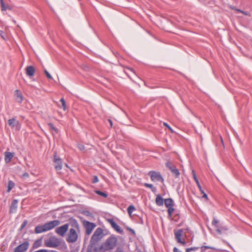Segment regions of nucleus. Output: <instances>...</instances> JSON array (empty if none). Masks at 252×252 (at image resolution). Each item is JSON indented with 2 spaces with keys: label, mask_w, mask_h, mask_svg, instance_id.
I'll return each instance as SVG.
<instances>
[{
  "label": "nucleus",
  "mask_w": 252,
  "mask_h": 252,
  "mask_svg": "<svg viewBox=\"0 0 252 252\" xmlns=\"http://www.w3.org/2000/svg\"><path fill=\"white\" fill-rule=\"evenodd\" d=\"M118 242L117 238L112 235L101 244L99 247V252H111L116 246Z\"/></svg>",
  "instance_id": "obj_1"
},
{
  "label": "nucleus",
  "mask_w": 252,
  "mask_h": 252,
  "mask_svg": "<svg viewBox=\"0 0 252 252\" xmlns=\"http://www.w3.org/2000/svg\"><path fill=\"white\" fill-rule=\"evenodd\" d=\"M59 220H54L45 223L43 225H38L35 228V233L38 234L50 230L60 224Z\"/></svg>",
  "instance_id": "obj_2"
},
{
  "label": "nucleus",
  "mask_w": 252,
  "mask_h": 252,
  "mask_svg": "<svg viewBox=\"0 0 252 252\" xmlns=\"http://www.w3.org/2000/svg\"><path fill=\"white\" fill-rule=\"evenodd\" d=\"M73 226L74 228L70 229L68 237L67 239V241L70 243L76 242L78 238L76 230L79 229V224L76 220L73 221Z\"/></svg>",
  "instance_id": "obj_3"
},
{
  "label": "nucleus",
  "mask_w": 252,
  "mask_h": 252,
  "mask_svg": "<svg viewBox=\"0 0 252 252\" xmlns=\"http://www.w3.org/2000/svg\"><path fill=\"white\" fill-rule=\"evenodd\" d=\"M104 236L103 229L100 227L97 228L91 238V243L96 244L103 238Z\"/></svg>",
  "instance_id": "obj_4"
},
{
  "label": "nucleus",
  "mask_w": 252,
  "mask_h": 252,
  "mask_svg": "<svg viewBox=\"0 0 252 252\" xmlns=\"http://www.w3.org/2000/svg\"><path fill=\"white\" fill-rule=\"evenodd\" d=\"M46 246L49 248H56L60 245L61 241L56 237H51L45 242Z\"/></svg>",
  "instance_id": "obj_5"
},
{
  "label": "nucleus",
  "mask_w": 252,
  "mask_h": 252,
  "mask_svg": "<svg viewBox=\"0 0 252 252\" xmlns=\"http://www.w3.org/2000/svg\"><path fill=\"white\" fill-rule=\"evenodd\" d=\"M148 174L154 182L161 181L162 183L164 182V179L159 172L151 171L149 172Z\"/></svg>",
  "instance_id": "obj_6"
},
{
  "label": "nucleus",
  "mask_w": 252,
  "mask_h": 252,
  "mask_svg": "<svg viewBox=\"0 0 252 252\" xmlns=\"http://www.w3.org/2000/svg\"><path fill=\"white\" fill-rule=\"evenodd\" d=\"M54 162L55 163V168L57 171L61 170L62 169L63 163L61 158L55 154L54 157Z\"/></svg>",
  "instance_id": "obj_7"
},
{
  "label": "nucleus",
  "mask_w": 252,
  "mask_h": 252,
  "mask_svg": "<svg viewBox=\"0 0 252 252\" xmlns=\"http://www.w3.org/2000/svg\"><path fill=\"white\" fill-rule=\"evenodd\" d=\"M29 243L26 241L14 249V252H25L28 249Z\"/></svg>",
  "instance_id": "obj_8"
},
{
  "label": "nucleus",
  "mask_w": 252,
  "mask_h": 252,
  "mask_svg": "<svg viewBox=\"0 0 252 252\" xmlns=\"http://www.w3.org/2000/svg\"><path fill=\"white\" fill-rule=\"evenodd\" d=\"M166 166L170 170L172 173L174 175V176L176 178H178L179 177L180 175V172L178 169L170 162H167L166 163Z\"/></svg>",
  "instance_id": "obj_9"
},
{
  "label": "nucleus",
  "mask_w": 252,
  "mask_h": 252,
  "mask_svg": "<svg viewBox=\"0 0 252 252\" xmlns=\"http://www.w3.org/2000/svg\"><path fill=\"white\" fill-rule=\"evenodd\" d=\"M68 224H65L56 229V232L61 236H63L68 229Z\"/></svg>",
  "instance_id": "obj_10"
},
{
  "label": "nucleus",
  "mask_w": 252,
  "mask_h": 252,
  "mask_svg": "<svg viewBox=\"0 0 252 252\" xmlns=\"http://www.w3.org/2000/svg\"><path fill=\"white\" fill-rule=\"evenodd\" d=\"M8 124L11 127L15 128L17 130L20 129L21 125L20 123L14 118L9 119L8 120Z\"/></svg>",
  "instance_id": "obj_11"
},
{
  "label": "nucleus",
  "mask_w": 252,
  "mask_h": 252,
  "mask_svg": "<svg viewBox=\"0 0 252 252\" xmlns=\"http://www.w3.org/2000/svg\"><path fill=\"white\" fill-rule=\"evenodd\" d=\"M85 226L86 228V234L90 235L91 233L92 230L95 227V224L93 222L86 221L85 222Z\"/></svg>",
  "instance_id": "obj_12"
},
{
  "label": "nucleus",
  "mask_w": 252,
  "mask_h": 252,
  "mask_svg": "<svg viewBox=\"0 0 252 252\" xmlns=\"http://www.w3.org/2000/svg\"><path fill=\"white\" fill-rule=\"evenodd\" d=\"M183 234V230L182 229H178L175 231V235L176 239L178 242V243L182 244L183 245H185L186 242L185 240H182L181 239V237Z\"/></svg>",
  "instance_id": "obj_13"
},
{
  "label": "nucleus",
  "mask_w": 252,
  "mask_h": 252,
  "mask_svg": "<svg viewBox=\"0 0 252 252\" xmlns=\"http://www.w3.org/2000/svg\"><path fill=\"white\" fill-rule=\"evenodd\" d=\"M108 222L111 224L112 227L115 229L117 232L122 234L123 230L121 228L119 225H118L113 219H109Z\"/></svg>",
  "instance_id": "obj_14"
},
{
  "label": "nucleus",
  "mask_w": 252,
  "mask_h": 252,
  "mask_svg": "<svg viewBox=\"0 0 252 252\" xmlns=\"http://www.w3.org/2000/svg\"><path fill=\"white\" fill-rule=\"evenodd\" d=\"M18 200L14 199L10 206L9 213L13 214L16 212L17 208Z\"/></svg>",
  "instance_id": "obj_15"
},
{
  "label": "nucleus",
  "mask_w": 252,
  "mask_h": 252,
  "mask_svg": "<svg viewBox=\"0 0 252 252\" xmlns=\"http://www.w3.org/2000/svg\"><path fill=\"white\" fill-rule=\"evenodd\" d=\"M4 160L6 163H9L13 157L14 156V153L9 152H5L4 153Z\"/></svg>",
  "instance_id": "obj_16"
},
{
  "label": "nucleus",
  "mask_w": 252,
  "mask_h": 252,
  "mask_svg": "<svg viewBox=\"0 0 252 252\" xmlns=\"http://www.w3.org/2000/svg\"><path fill=\"white\" fill-rule=\"evenodd\" d=\"M26 74L29 76H32L35 73V69L33 66H28L26 68Z\"/></svg>",
  "instance_id": "obj_17"
},
{
  "label": "nucleus",
  "mask_w": 252,
  "mask_h": 252,
  "mask_svg": "<svg viewBox=\"0 0 252 252\" xmlns=\"http://www.w3.org/2000/svg\"><path fill=\"white\" fill-rule=\"evenodd\" d=\"M192 176H193V179L194 180V181H195L196 183V185L197 186V187L198 188L200 191L201 192V193H203V189H202V187L201 186V185H200V183L199 182V181L196 176V174H195V173L194 172V170H192Z\"/></svg>",
  "instance_id": "obj_18"
},
{
  "label": "nucleus",
  "mask_w": 252,
  "mask_h": 252,
  "mask_svg": "<svg viewBox=\"0 0 252 252\" xmlns=\"http://www.w3.org/2000/svg\"><path fill=\"white\" fill-rule=\"evenodd\" d=\"M95 245L96 244H92L90 243L88 248L87 252H98V251H99V248L97 249Z\"/></svg>",
  "instance_id": "obj_19"
},
{
  "label": "nucleus",
  "mask_w": 252,
  "mask_h": 252,
  "mask_svg": "<svg viewBox=\"0 0 252 252\" xmlns=\"http://www.w3.org/2000/svg\"><path fill=\"white\" fill-rule=\"evenodd\" d=\"M15 94L16 96L17 101L19 103H21L23 101V97L20 91L18 90H16L15 91Z\"/></svg>",
  "instance_id": "obj_20"
},
{
  "label": "nucleus",
  "mask_w": 252,
  "mask_h": 252,
  "mask_svg": "<svg viewBox=\"0 0 252 252\" xmlns=\"http://www.w3.org/2000/svg\"><path fill=\"white\" fill-rule=\"evenodd\" d=\"M156 202L158 206H160L163 204V199L160 194L157 196Z\"/></svg>",
  "instance_id": "obj_21"
},
{
  "label": "nucleus",
  "mask_w": 252,
  "mask_h": 252,
  "mask_svg": "<svg viewBox=\"0 0 252 252\" xmlns=\"http://www.w3.org/2000/svg\"><path fill=\"white\" fill-rule=\"evenodd\" d=\"M164 202L167 208L174 206L173 201L171 198L165 199Z\"/></svg>",
  "instance_id": "obj_22"
},
{
  "label": "nucleus",
  "mask_w": 252,
  "mask_h": 252,
  "mask_svg": "<svg viewBox=\"0 0 252 252\" xmlns=\"http://www.w3.org/2000/svg\"><path fill=\"white\" fill-rule=\"evenodd\" d=\"M0 4L1 8V10L5 11L7 9H10V6L8 5H5L4 3L3 0H0Z\"/></svg>",
  "instance_id": "obj_23"
},
{
  "label": "nucleus",
  "mask_w": 252,
  "mask_h": 252,
  "mask_svg": "<svg viewBox=\"0 0 252 252\" xmlns=\"http://www.w3.org/2000/svg\"><path fill=\"white\" fill-rule=\"evenodd\" d=\"M94 192L98 195H99L104 198H106L108 196V194L107 193L105 192H102L100 190H95Z\"/></svg>",
  "instance_id": "obj_24"
},
{
  "label": "nucleus",
  "mask_w": 252,
  "mask_h": 252,
  "mask_svg": "<svg viewBox=\"0 0 252 252\" xmlns=\"http://www.w3.org/2000/svg\"><path fill=\"white\" fill-rule=\"evenodd\" d=\"M127 210L128 214L130 216L132 212L135 210V208L133 205H131L127 208Z\"/></svg>",
  "instance_id": "obj_25"
},
{
  "label": "nucleus",
  "mask_w": 252,
  "mask_h": 252,
  "mask_svg": "<svg viewBox=\"0 0 252 252\" xmlns=\"http://www.w3.org/2000/svg\"><path fill=\"white\" fill-rule=\"evenodd\" d=\"M14 183L12 181H9L8 183V189L7 192H9L14 187Z\"/></svg>",
  "instance_id": "obj_26"
},
{
  "label": "nucleus",
  "mask_w": 252,
  "mask_h": 252,
  "mask_svg": "<svg viewBox=\"0 0 252 252\" xmlns=\"http://www.w3.org/2000/svg\"><path fill=\"white\" fill-rule=\"evenodd\" d=\"M144 186L147 188L151 189L152 191H155L156 190V188L154 187L152 184H150L148 183H145Z\"/></svg>",
  "instance_id": "obj_27"
},
{
  "label": "nucleus",
  "mask_w": 252,
  "mask_h": 252,
  "mask_svg": "<svg viewBox=\"0 0 252 252\" xmlns=\"http://www.w3.org/2000/svg\"><path fill=\"white\" fill-rule=\"evenodd\" d=\"M48 126L50 130L54 131L56 133H58L57 129L53 126L52 123H49Z\"/></svg>",
  "instance_id": "obj_28"
},
{
  "label": "nucleus",
  "mask_w": 252,
  "mask_h": 252,
  "mask_svg": "<svg viewBox=\"0 0 252 252\" xmlns=\"http://www.w3.org/2000/svg\"><path fill=\"white\" fill-rule=\"evenodd\" d=\"M60 101L62 103V106L63 110L65 111L66 110V104L65 101L63 98H62L60 100Z\"/></svg>",
  "instance_id": "obj_29"
},
{
  "label": "nucleus",
  "mask_w": 252,
  "mask_h": 252,
  "mask_svg": "<svg viewBox=\"0 0 252 252\" xmlns=\"http://www.w3.org/2000/svg\"><path fill=\"white\" fill-rule=\"evenodd\" d=\"M174 211V209L173 208V206H171L168 208V213L170 217H171Z\"/></svg>",
  "instance_id": "obj_30"
},
{
  "label": "nucleus",
  "mask_w": 252,
  "mask_h": 252,
  "mask_svg": "<svg viewBox=\"0 0 252 252\" xmlns=\"http://www.w3.org/2000/svg\"><path fill=\"white\" fill-rule=\"evenodd\" d=\"M206 249H212L214 250V249L213 247L210 246H202L201 247V252H204Z\"/></svg>",
  "instance_id": "obj_31"
},
{
  "label": "nucleus",
  "mask_w": 252,
  "mask_h": 252,
  "mask_svg": "<svg viewBox=\"0 0 252 252\" xmlns=\"http://www.w3.org/2000/svg\"><path fill=\"white\" fill-rule=\"evenodd\" d=\"M218 222H219V221L217 219H214V220L212 221V224L213 225H214L215 227H218L219 226L218 224Z\"/></svg>",
  "instance_id": "obj_32"
},
{
  "label": "nucleus",
  "mask_w": 252,
  "mask_h": 252,
  "mask_svg": "<svg viewBox=\"0 0 252 252\" xmlns=\"http://www.w3.org/2000/svg\"><path fill=\"white\" fill-rule=\"evenodd\" d=\"M44 73H45L46 77L48 78V79H52V77L51 75V74L46 69L44 70Z\"/></svg>",
  "instance_id": "obj_33"
},
{
  "label": "nucleus",
  "mask_w": 252,
  "mask_h": 252,
  "mask_svg": "<svg viewBox=\"0 0 252 252\" xmlns=\"http://www.w3.org/2000/svg\"><path fill=\"white\" fill-rule=\"evenodd\" d=\"M98 182V178L96 176H94L93 177L92 183L94 184Z\"/></svg>",
  "instance_id": "obj_34"
},
{
  "label": "nucleus",
  "mask_w": 252,
  "mask_h": 252,
  "mask_svg": "<svg viewBox=\"0 0 252 252\" xmlns=\"http://www.w3.org/2000/svg\"><path fill=\"white\" fill-rule=\"evenodd\" d=\"M40 244V241L37 240L34 242L33 244V247L34 248H37Z\"/></svg>",
  "instance_id": "obj_35"
},
{
  "label": "nucleus",
  "mask_w": 252,
  "mask_h": 252,
  "mask_svg": "<svg viewBox=\"0 0 252 252\" xmlns=\"http://www.w3.org/2000/svg\"><path fill=\"white\" fill-rule=\"evenodd\" d=\"M28 221L27 220H25L24 221V222L22 223V225H21V229H23L27 224Z\"/></svg>",
  "instance_id": "obj_36"
},
{
  "label": "nucleus",
  "mask_w": 252,
  "mask_h": 252,
  "mask_svg": "<svg viewBox=\"0 0 252 252\" xmlns=\"http://www.w3.org/2000/svg\"><path fill=\"white\" fill-rule=\"evenodd\" d=\"M78 148L81 151H84L85 150V147L82 144H78Z\"/></svg>",
  "instance_id": "obj_37"
},
{
  "label": "nucleus",
  "mask_w": 252,
  "mask_h": 252,
  "mask_svg": "<svg viewBox=\"0 0 252 252\" xmlns=\"http://www.w3.org/2000/svg\"><path fill=\"white\" fill-rule=\"evenodd\" d=\"M217 229H216V231L219 234H221L222 233V230H221L220 229V226L218 227H216Z\"/></svg>",
  "instance_id": "obj_38"
},
{
  "label": "nucleus",
  "mask_w": 252,
  "mask_h": 252,
  "mask_svg": "<svg viewBox=\"0 0 252 252\" xmlns=\"http://www.w3.org/2000/svg\"><path fill=\"white\" fill-rule=\"evenodd\" d=\"M164 126H166L171 132H173V130L171 127L166 123H163Z\"/></svg>",
  "instance_id": "obj_39"
},
{
  "label": "nucleus",
  "mask_w": 252,
  "mask_h": 252,
  "mask_svg": "<svg viewBox=\"0 0 252 252\" xmlns=\"http://www.w3.org/2000/svg\"><path fill=\"white\" fill-rule=\"evenodd\" d=\"M199 249L198 247H191V248H188V250H189V251H195V250H197Z\"/></svg>",
  "instance_id": "obj_40"
},
{
  "label": "nucleus",
  "mask_w": 252,
  "mask_h": 252,
  "mask_svg": "<svg viewBox=\"0 0 252 252\" xmlns=\"http://www.w3.org/2000/svg\"><path fill=\"white\" fill-rule=\"evenodd\" d=\"M201 194H203V196H202V197L203 198H204L206 199H208V196H207V195L206 193H205V192L204 191V190H203V193H201Z\"/></svg>",
  "instance_id": "obj_41"
},
{
  "label": "nucleus",
  "mask_w": 252,
  "mask_h": 252,
  "mask_svg": "<svg viewBox=\"0 0 252 252\" xmlns=\"http://www.w3.org/2000/svg\"><path fill=\"white\" fill-rule=\"evenodd\" d=\"M23 177L24 178H27L29 177V174L28 173L25 172L23 174Z\"/></svg>",
  "instance_id": "obj_42"
},
{
  "label": "nucleus",
  "mask_w": 252,
  "mask_h": 252,
  "mask_svg": "<svg viewBox=\"0 0 252 252\" xmlns=\"http://www.w3.org/2000/svg\"><path fill=\"white\" fill-rule=\"evenodd\" d=\"M222 231L227 230V228L226 227H220Z\"/></svg>",
  "instance_id": "obj_43"
},
{
  "label": "nucleus",
  "mask_w": 252,
  "mask_h": 252,
  "mask_svg": "<svg viewBox=\"0 0 252 252\" xmlns=\"http://www.w3.org/2000/svg\"><path fill=\"white\" fill-rule=\"evenodd\" d=\"M34 252H48L47 250L43 249V250H40Z\"/></svg>",
  "instance_id": "obj_44"
},
{
  "label": "nucleus",
  "mask_w": 252,
  "mask_h": 252,
  "mask_svg": "<svg viewBox=\"0 0 252 252\" xmlns=\"http://www.w3.org/2000/svg\"><path fill=\"white\" fill-rule=\"evenodd\" d=\"M132 234H135V231L133 229H131V228H127Z\"/></svg>",
  "instance_id": "obj_45"
},
{
  "label": "nucleus",
  "mask_w": 252,
  "mask_h": 252,
  "mask_svg": "<svg viewBox=\"0 0 252 252\" xmlns=\"http://www.w3.org/2000/svg\"><path fill=\"white\" fill-rule=\"evenodd\" d=\"M3 34V32H2V31H0V35L1 37L2 38L4 39V37Z\"/></svg>",
  "instance_id": "obj_46"
},
{
  "label": "nucleus",
  "mask_w": 252,
  "mask_h": 252,
  "mask_svg": "<svg viewBox=\"0 0 252 252\" xmlns=\"http://www.w3.org/2000/svg\"><path fill=\"white\" fill-rule=\"evenodd\" d=\"M108 122H109V123L110 124V125L111 127H112V126H113V123H112V120L109 119L108 120Z\"/></svg>",
  "instance_id": "obj_47"
},
{
  "label": "nucleus",
  "mask_w": 252,
  "mask_h": 252,
  "mask_svg": "<svg viewBox=\"0 0 252 252\" xmlns=\"http://www.w3.org/2000/svg\"><path fill=\"white\" fill-rule=\"evenodd\" d=\"M174 252H181L177 248H174L173 250Z\"/></svg>",
  "instance_id": "obj_48"
},
{
  "label": "nucleus",
  "mask_w": 252,
  "mask_h": 252,
  "mask_svg": "<svg viewBox=\"0 0 252 252\" xmlns=\"http://www.w3.org/2000/svg\"><path fill=\"white\" fill-rule=\"evenodd\" d=\"M127 69H128V70H129L130 71H131V72H132L133 73H134V71H133V69H132V68H128Z\"/></svg>",
  "instance_id": "obj_49"
},
{
  "label": "nucleus",
  "mask_w": 252,
  "mask_h": 252,
  "mask_svg": "<svg viewBox=\"0 0 252 252\" xmlns=\"http://www.w3.org/2000/svg\"><path fill=\"white\" fill-rule=\"evenodd\" d=\"M238 12H241V13H244L245 14H246V13H244V12H243V11L241 10H239V9H237V10Z\"/></svg>",
  "instance_id": "obj_50"
},
{
  "label": "nucleus",
  "mask_w": 252,
  "mask_h": 252,
  "mask_svg": "<svg viewBox=\"0 0 252 252\" xmlns=\"http://www.w3.org/2000/svg\"><path fill=\"white\" fill-rule=\"evenodd\" d=\"M186 252H190V251H189V250H188V249H187L186 250Z\"/></svg>",
  "instance_id": "obj_51"
},
{
  "label": "nucleus",
  "mask_w": 252,
  "mask_h": 252,
  "mask_svg": "<svg viewBox=\"0 0 252 252\" xmlns=\"http://www.w3.org/2000/svg\"><path fill=\"white\" fill-rule=\"evenodd\" d=\"M65 166H66V167H68V165H67V164H65Z\"/></svg>",
  "instance_id": "obj_52"
},
{
  "label": "nucleus",
  "mask_w": 252,
  "mask_h": 252,
  "mask_svg": "<svg viewBox=\"0 0 252 252\" xmlns=\"http://www.w3.org/2000/svg\"><path fill=\"white\" fill-rule=\"evenodd\" d=\"M52 252H56V251H52Z\"/></svg>",
  "instance_id": "obj_53"
}]
</instances>
